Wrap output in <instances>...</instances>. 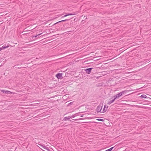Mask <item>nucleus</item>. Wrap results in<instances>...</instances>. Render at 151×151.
<instances>
[{"instance_id": "9b49d317", "label": "nucleus", "mask_w": 151, "mask_h": 151, "mask_svg": "<svg viewBox=\"0 0 151 151\" xmlns=\"http://www.w3.org/2000/svg\"><path fill=\"white\" fill-rule=\"evenodd\" d=\"M9 47V46L8 45H7V46H5L4 45H3L2 46V47H1V48H2V49H5L6 48H7Z\"/></svg>"}, {"instance_id": "dca6fc26", "label": "nucleus", "mask_w": 151, "mask_h": 151, "mask_svg": "<svg viewBox=\"0 0 151 151\" xmlns=\"http://www.w3.org/2000/svg\"><path fill=\"white\" fill-rule=\"evenodd\" d=\"M64 22V20H61V21H59V22H56V23H55L54 24H53V25H55V24H57L59 23H60V22Z\"/></svg>"}, {"instance_id": "f3484780", "label": "nucleus", "mask_w": 151, "mask_h": 151, "mask_svg": "<svg viewBox=\"0 0 151 151\" xmlns=\"http://www.w3.org/2000/svg\"><path fill=\"white\" fill-rule=\"evenodd\" d=\"M114 147H112L111 148L106 150V151H111L113 149Z\"/></svg>"}, {"instance_id": "6ab92c4d", "label": "nucleus", "mask_w": 151, "mask_h": 151, "mask_svg": "<svg viewBox=\"0 0 151 151\" xmlns=\"http://www.w3.org/2000/svg\"><path fill=\"white\" fill-rule=\"evenodd\" d=\"M41 34H42V33H40V34H38V35H36V36H33V37H37V36H38V35H41Z\"/></svg>"}, {"instance_id": "aec40b11", "label": "nucleus", "mask_w": 151, "mask_h": 151, "mask_svg": "<svg viewBox=\"0 0 151 151\" xmlns=\"http://www.w3.org/2000/svg\"><path fill=\"white\" fill-rule=\"evenodd\" d=\"M69 20V19H66L64 20V22H65V21L68 20Z\"/></svg>"}, {"instance_id": "b1692460", "label": "nucleus", "mask_w": 151, "mask_h": 151, "mask_svg": "<svg viewBox=\"0 0 151 151\" xmlns=\"http://www.w3.org/2000/svg\"><path fill=\"white\" fill-rule=\"evenodd\" d=\"M8 151H12V150H9Z\"/></svg>"}, {"instance_id": "7ed1b4c3", "label": "nucleus", "mask_w": 151, "mask_h": 151, "mask_svg": "<svg viewBox=\"0 0 151 151\" xmlns=\"http://www.w3.org/2000/svg\"><path fill=\"white\" fill-rule=\"evenodd\" d=\"M76 14L75 12H73L72 13H69L68 14H66V15H64V16L62 17H61V18H63L64 17H66L68 15H75Z\"/></svg>"}, {"instance_id": "412c9836", "label": "nucleus", "mask_w": 151, "mask_h": 151, "mask_svg": "<svg viewBox=\"0 0 151 151\" xmlns=\"http://www.w3.org/2000/svg\"><path fill=\"white\" fill-rule=\"evenodd\" d=\"M24 30H25V31H28L26 29H25Z\"/></svg>"}, {"instance_id": "ddd939ff", "label": "nucleus", "mask_w": 151, "mask_h": 151, "mask_svg": "<svg viewBox=\"0 0 151 151\" xmlns=\"http://www.w3.org/2000/svg\"><path fill=\"white\" fill-rule=\"evenodd\" d=\"M77 114H79V113H77L76 114H75L74 115H72V116H70V117H71V118H74L75 116H77Z\"/></svg>"}, {"instance_id": "39448f33", "label": "nucleus", "mask_w": 151, "mask_h": 151, "mask_svg": "<svg viewBox=\"0 0 151 151\" xmlns=\"http://www.w3.org/2000/svg\"><path fill=\"white\" fill-rule=\"evenodd\" d=\"M122 95L120 93L116 94V95L114 96V97L115 98V99H116L117 98H119Z\"/></svg>"}, {"instance_id": "9d476101", "label": "nucleus", "mask_w": 151, "mask_h": 151, "mask_svg": "<svg viewBox=\"0 0 151 151\" xmlns=\"http://www.w3.org/2000/svg\"><path fill=\"white\" fill-rule=\"evenodd\" d=\"M40 146L42 147H43L44 149L46 150H49V149H48V147H47L46 146H43V145H40Z\"/></svg>"}, {"instance_id": "393cba45", "label": "nucleus", "mask_w": 151, "mask_h": 151, "mask_svg": "<svg viewBox=\"0 0 151 151\" xmlns=\"http://www.w3.org/2000/svg\"><path fill=\"white\" fill-rule=\"evenodd\" d=\"M78 114H77V116H78Z\"/></svg>"}, {"instance_id": "f8f14e48", "label": "nucleus", "mask_w": 151, "mask_h": 151, "mask_svg": "<svg viewBox=\"0 0 151 151\" xmlns=\"http://www.w3.org/2000/svg\"><path fill=\"white\" fill-rule=\"evenodd\" d=\"M140 97L143 98H146L147 96L145 94H142L140 96Z\"/></svg>"}, {"instance_id": "a878e982", "label": "nucleus", "mask_w": 151, "mask_h": 151, "mask_svg": "<svg viewBox=\"0 0 151 151\" xmlns=\"http://www.w3.org/2000/svg\"><path fill=\"white\" fill-rule=\"evenodd\" d=\"M83 116L82 115H81V116Z\"/></svg>"}, {"instance_id": "a211bd4d", "label": "nucleus", "mask_w": 151, "mask_h": 151, "mask_svg": "<svg viewBox=\"0 0 151 151\" xmlns=\"http://www.w3.org/2000/svg\"><path fill=\"white\" fill-rule=\"evenodd\" d=\"M97 120L99 121H101L103 122L104 121V120L103 119H98Z\"/></svg>"}, {"instance_id": "f257e3e1", "label": "nucleus", "mask_w": 151, "mask_h": 151, "mask_svg": "<svg viewBox=\"0 0 151 151\" xmlns=\"http://www.w3.org/2000/svg\"><path fill=\"white\" fill-rule=\"evenodd\" d=\"M103 105L102 104H100L97 107L96 111L97 112H99L101 111L102 109Z\"/></svg>"}, {"instance_id": "f03ea898", "label": "nucleus", "mask_w": 151, "mask_h": 151, "mask_svg": "<svg viewBox=\"0 0 151 151\" xmlns=\"http://www.w3.org/2000/svg\"><path fill=\"white\" fill-rule=\"evenodd\" d=\"M93 68H89L85 69L84 70L87 74H89L91 73V70Z\"/></svg>"}, {"instance_id": "4468645a", "label": "nucleus", "mask_w": 151, "mask_h": 151, "mask_svg": "<svg viewBox=\"0 0 151 151\" xmlns=\"http://www.w3.org/2000/svg\"><path fill=\"white\" fill-rule=\"evenodd\" d=\"M19 65H15L13 67L15 68H20L21 67H18V66Z\"/></svg>"}, {"instance_id": "5701e85b", "label": "nucleus", "mask_w": 151, "mask_h": 151, "mask_svg": "<svg viewBox=\"0 0 151 151\" xmlns=\"http://www.w3.org/2000/svg\"><path fill=\"white\" fill-rule=\"evenodd\" d=\"M72 102H70V104H72Z\"/></svg>"}, {"instance_id": "20e7f679", "label": "nucleus", "mask_w": 151, "mask_h": 151, "mask_svg": "<svg viewBox=\"0 0 151 151\" xmlns=\"http://www.w3.org/2000/svg\"><path fill=\"white\" fill-rule=\"evenodd\" d=\"M56 76L58 79H61L62 77V73H58L56 75Z\"/></svg>"}, {"instance_id": "2eb2a0df", "label": "nucleus", "mask_w": 151, "mask_h": 151, "mask_svg": "<svg viewBox=\"0 0 151 151\" xmlns=\"http://www.w3.org/2000/svg\"><path fill=\"white\" fill-rule=\"evenodd\" d=\"M127 91V90L121 92L120 93H121V95H122L123 94L125 93Z\"/></svg>"}, {"instance_id": "0eeeda50", "label": "nucleus", "mask_w": 151, "mask_h": 151, "mask_svg": "<svg viewBox=\"0 0 151 151\" xmlns=\"http://www.w3.org/2000/svg\"><path fill=\"white\" fill-rule=\"evenodd\" d=\"M108 107V106H106V105H105L102 112L103 113H104V112H106L107 110Z\"/></svg>"}, {"instance_id": "1a4fd4ad", "label": "nucleus", "mask_w": 151, "mask_h": 151, "mask_svg": "<svg viewBox=\"0 0 151 151\" xmlns=\"http://www.w3.org/2000/svg\"><path fill=\"white\" fill-rule=\"evenodd\" d=\"M116 99H115V98H114V99H113L112 100H111L110 101H109L108 103V104H111Z\"/></svg>"}, {"instance_id": "6e6552de", "label": "nucleus", "mask_w": 151, "mask_h": 151, "mask_svg": "<svg viewBox=\"0 0 151 151\" xmlns=\"http://www.w3.org/2000/svg\"><path fill=\"white\" fill-rule=\"evenodd\" d=\"M70 118H71V117H70V116H69L68 117H65L63 119V120L64 121H66L67 120H68L69 119H70Z\"/></svg>"}, {"instance_id": "4be33fe9", "label": "nucleus", "mask_w": 151, "mask_h": 151, "mask_svg": "<svg viewBox=\"0 0 151 151\" xmlns=\"http://www.w3.org/2000/svg\"><path fill=\"white\" fill-rule=\"evenodd\" d=\"M1 50H2V48H0V51H1Z\"/></svg>"}, {"instance_id": "423d86ee", "label": "nucleus", "mask_w": 151, "mask_h": 151, "mask_svg": "<svg viewBox=\"0 0 151 151\" xmlns=\"http://www.w3.org/2000/svg\"><path fill=\"white\" fill-rule=\"evenodd\" d=\"M1 91L3 92L4 93H5L6 94H11V92L9 91H5L4 90H1Z\"/></svg>"}]
</instances>
